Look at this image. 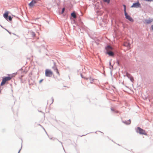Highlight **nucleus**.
I'll list each match as a JSON object with an SVG mask.
<instances>
[{
	"mask_svg": "<svg viewBox=\"0 0 153 153\" xmlns=\"http://www.w3.org/2000/svg\"><path fill=\"white\" fill-rule=\"evenodd\" d=\"M123 6L124 7V11L125 18L131 22H133L134 21V19L130 16L128 15L126 11V5L125 4H123Z\"/></svg>",
	"mask_w": 153,
	"mask_h": 153,
	"instance_id": "1",
	"label": "nucleus"
},
{
	"mask_svg": "<svg viewBox=\"0 0 153 153\" xmlns=\"http://www.w3.org/2000/svg\"><path fill=\"white\" fill-rule=\"evenodd\" d=\"M136 131L137 133H139L140 134H143L146 135L147 134L145 130L139 127H137V128L136 129Z\"/></svg>",
	"mask_w": 153,
	"mask_h": 153,
	"instance_id": "2",
	"label": "nucleus"
},
{
	"mask_svg": "<svg viewBox=\"0 0 153 153\" xmlns=\"http://www.w3.org/2000/svg\"><path fill=\"white\" fill-rule=\"evenodd\" d=\"M12 77L10 76H5L3 77L2 82L0 84L1 86L4 85L7 81L10 80L12 78Z\"/></svg>",
	"mask_w": 153,
	"mask_h": 153,
	"instance_id": "3",
	"label": "nucleus"
},
{
	"mask_svg": "<svg viewBox=\"0 0 153 153\" xmlns=\"http://www.w3.org/2000/svg\"><path fill=\"white\" fill-rule=\"evenodd\" d=\"M40 0H32L30 3L28 4V5L31 7H33L34 6H37V4L40 3Z\"/></svg>",
	"mask_w": 153,
	"mask_h": 153,
	"instance_id": "4",
	"label": "nucleus"
},
{
	"mask_svg": "<svg viewBox=\"0 0 153 153\" xmlns=\"http://www.w3.org/2000/svg\"><path fill=\"white\" fill-rule=\"evenodd\" d=\"M131 7V8L135 7L136 8L139 7L141 8V5L139 3V1H137L136 2L133 3Z\"/></svg>",
	"mask_w": 153,
	"mask_h": 153,
	"instance_id": "5",
	"label": "nucleus"
},
{
	"mask_svg": "<svg viewBox=\"0 0 153 153\" xmlns=\"http://www.w3.org/2000/svg\"><path fill=\"white\" fill-rule=\"evenodd\" d=\"M52 74L53 72L51 70L48 69L46 70L45 71V75L46 76L51 77Z\"/></svg>",
	"mask_w": 153,
	"mask_h": 153,
	"instance_id": "6",
	"label": "nucleus"
},
{
	"mask_svg": "<svg viewBox=\"0 0 153 153\" xmlns=\"http://www.w3.org/2000/svg\"><path fill=\"white\" fill-rule=\"evenodd\" d=\"M124 76H126L128 78L130 79V80L132 82H133L134 81V79L133 77L128 72H126V75H124Z\"/></svg>",
	"mask_w": 153,
	"mask_h": 153,
	"instance_id": "7",
	"label": "nucleus"
},
{
	"mask_svg": "<svg viewBox=\"0 0 153 153\" xmlns=\"http://www.w3.org/2000/svg\"><path fill=\"white\" fill-rule=\"evenodd\" d=\"M105 53L108 54L109 56L114 57V53L111 51H106L105 52Z\"/></svg>",
	"mask_w": 153,
	"mask_h": 153,
	"instance_id": "8",
	"label": "nucleus"
},
{
	"mask_svg": "<svg viewBox=\"0 0 153 153\" xmlns=\"http://www.w3.org/2000/svg\"><path fill=\"white\" fill-rule=\"evenodd\" d=\"M106 51H111L113 50V48L110 45H108L105 47Z\"/></svg>",
	"mask_w": 153,
	"mask_h": 153,
	"instance_id": "9",
	"label": "nucleus"
},
{
	"mask_svg": "<svg viewBox=\"0 0 153 153\" xmlns=\"http://www.w3.org/2000/svg\"><path fill=\"white\" fill-rule=\"evenodd\" d=\"M54 66L52 67V68L56 71V73L59 74V73L57 68L56 67L55 62H53Z\"/></svg>",
	"mask_w": 153,
	"mask_h": 153,
	"instance_id": "10",
	"label": "nucleus"
},
{
	"mask_svg": "<svg viewBox=\"0 0 153 153\" xmlns=\"http://www.w3.org/2000/svg\"><path fill=\"white\" fill-rule=\"evenodd\" d=\"M8 12L7 11L5 12L3 14V16L4 18L7 20H8Z\"/></svg>",
	"mask_w": 153,
	"mask_h": 153,
	"instance_id": "11",
	"label": "nucleus"
},
{
	"mask_svg": "<svg viewBox=\"0 0 153 153\" xmlns=\"http://www.w3.org/2000/svg\"><path fill=\"white\" fill-rule=\"evenodd\" d=\"M122 122L126 125H129L131 123V120L129 119L127 121H122Z\"/></svg>",
	"mask_w": 153,
	"mask_h": 153,
	"instance_id": "12",
	"label": "nucleus"
},
{
	"mask_svg": "<svg viewBox=\"0 0 153 153\" xmlns=\"http://www.w3.org/2000/svg\"><path fill=\"white\" fill-rule=\"evenodd\" d=\"M123 45L125 47H126L127 48H129L130 46V44L127 42H125L123 43Z\"/></svg>",
	"mask_w": 153,
	"mask_h": 153,
	"instance_id": "13",
	"label": "nucleus"
},
{
	"mask_svg": "<svg viewBox=\"0 0 153 153\" xmlns=\"http://www.w3.org/2000/svg\"><path fill=\"white\" fill-rule=\"evenodd\" d=\"M71 16L73 17V18L75 19L76 18V16L75 14V12H73L71 13Z\"/></svg>",
	"mask_w": 153,
	"mask_h": 153,
	"instance_id": "14",
	"label": "nucleus"
},
{
	"mask_svg": "<svg viewBox=\"0 0 153 153\" xmlns=\"http://www.w3.org/2000/svg\"><path fill=\"white\" fill-rule=\"evenodd\" d=\"M153 20V19H152L151 20L147 19V20H146V23L147 24H149L151 23V22H152Z\"/></svg>",
	"mask_w": 153,
	"mask_h": 153,
	"instance_id": "15",
	"label": "nucleus"
},
{
	"mask_svg": "<svg viewBox=\"0 0 153 153\" xmlns=\"http://www.w3.org/2000/svg\"><path fill=\"white\" fill-rule=\"evenodd\" d=\"M89 80H90V82L91 83H92L93 82L92 81L94 80V79L93 78H92L91 77H90L89 78Z\"/></svg>",
	"mask_w": 153,
	"mask_h": 153,
	"instance_id": "16",
	"label": "nucleus"
},
{
	"mask_svg": "<svg viewBox=\"0 0 153 153\" xmlns=\"http://www.w3.org/2000/svg\"><path fill=\"white\" fill-rule=\"evenodd\" d=\"M80 76H81V77H82V78H84V79H86V80H88V79H89V78H86V77H83V76H82V74H80Z\"/></svg>",
	"mask_w": 153,
	"mask_h": 153,
	"instance_id": "17",
	"label": "nucleus"
},
{
	"mask_svg": "<svg viewBox=\"0 0 153 153\" xmlns=\"http://www.w3.org/2000/svg\"><path fill=\"white\" fill-rule=\"evenodd\" d=\"M31 34L32 35V36L33 37L35 36L36 34L35 33L33 32H31Z\"/></svg>",
	"mask_w": 153,
	"mask_h": 153,
	"instance_id": "18",
	"label": "nucleus"
},
{
	"mask_svg": "<svg viewBox=\"0 0 153 153\" xmlns=\"http://www.w3.org/2000/svg\"><path fill=\"white\" fill-rule=\"evenodd\" d=\"M8 19L9 20V21H11L12 20V18L11 16H8Z\"/></svg>",
	"mask_w": 153,
	"mask_h": 153,
	"instance_id": "19",
	"label": "nucleus"
},
{
	"mask_svg": "<svg viewBox=\"0 0 153 153\" xmlns=\"http://www.w3.org/2000/svg\"><path fill=\"white\" fill-rule=\"evenodd\" d=\"M103 1L107 3H109L110 2V0H103Z\"/></svg>",
	"mask_w": 153,
	"mask_h": 153,
	"instance_id": "20",
	"label": "nucleus"
},
{
	"mask_svg": "<svg viewBox=\"0 0 153 153\" xmlns=\"http://www.w3.org/2000/svg\"><path fill=\"white\" fill-rule=\"evenodd\" d=\"M65 10V8H62V11H61V14H62L64 13Z\"/></svg>",
	"mask_w": 153,
	"mask_h": 153,
	"instance_id": "21",
	"label": "nucleus"
},
{
	"mask_svg": "<svg viewBox=\"0 0 153 153\" xmlns=\"http://www.w3.org/2000/svg\"><path fill=\"white\" fill-rule=\"evenodd\" d=\"M117 63L118 66H120V62H119L118 60H117Z\"/></svg>",
	"mask_w": 153,
	"mask_h": 153,
	"instance_id": "22",
	"label": "nucleus"
},
{
	"mask_svg": "<svg viewBox=\"0 0 153 153\" xmlns=\"http://www.w3.org/2000/svg\"><path fill=\"white\" fill-rule=\"evenodd\" d=\"M39 126H41V127L42 128H43V129H44V130L45 131V132H46V133L48 135V134H47V132H46V131H45V128H44V127H43L40 124H39Z\"/></svg>",
	"mask_w": 153,
	"mask_h": 153,
	"instance_id": "23",
	"label": "nucleus"
},
{
	"mask_svg": "<svg viewBox=\"0 0 153 153\" xmlns=\"http://www.w3.org/2000/svg\"><path fill=\"white\" fill-rule=\"evenodd\" d=\"M51 99H52V101L51 103L50 104V105L53 103V101H54V99H53V97H52L51 98Z\"/></svg>",
	"mask_w": 153,
	"mask_h": 153,
	"instance_id": "24",
	"label": "nucleus"
},
{
	"mask_svg": "<svg viewBox=\"0 0 153 153\" xmlns=\"http://www.w3.org/2000/svg\"><path fill=\"white\" fill-rule=\"evenodd\" d=\"M145 1H153V0H145Z\"/></svg>",
	"mask_w": 153,
	"mask_h": 153,
	"instance_id": "25",
	"label": "nucleus"
},
{
	"mask_svg": "<svg viewBox=\"0 0 153 153\" xmlns=\"http://www.w3.org/2000/svg\"><path fill=\"white\" fill-rule=\"evenodd\" d=\"M115 113H117L119 112L118 111L115 110L114 112Z\"/></svg>",
	"mask_w": 153,
	"mask_h": 153,
	"instance_id": "26",
	"label": "nucleus"
},
{
	"mask_svg": "<svg viewBox=\"0 0 153 153\" xmlns=\"http://www.w3.org/2000/svg\"><path fill=\"white\" fill-rule=\"evenodd\" d=\"M4 29H5V30H6V31H7V32H8L9 33V34H11V32H9V31L8 30H7V29H5V28H4Z\"/></svg>",
	"mask_w": 153,
	"mask_h": 153,
	"instance_id": "27",
	"label": "nucleus"
},
{
	"mask_svg": "<svg viewBox=\"0 0 153 153\" xmlns=\"http://www.w3.org/2000/svg\"><path fill=\"white\" fill-rule=\"evenodd\" d=\"M43 79H41L39 81V83H41L43 81Z\"/></svg>",
	"mask_w": 153,
	"mask_h": 153,
	"instance_id": "28",
	"label": "nucleus"
},
{
	"mask_svg": "<svg viewBox=\"0 0 153 153\" xmlns=\"http://www.w3.org/2000/svg\"><path fill=\"white\" fill-rule=\"evenodd\" d=\"M111 111H113L114 112L115 110L114 109H113L112 108H111Z\"/></svg>",
	"mask_w": 153,
	"mask_h": 153,
	"instance_id": "29",
	"label": "nucleus"
},
{
	"mask_svg": "<svg viewBox=\"0 0 153 153\" xmlns=\"http://www.w3.org/2000/svg\"><path fill=\"white\" fill-rule=\"evenodd\" d=\"M110 74H111V75H112V71H110Z\"/></svg>",
	"mask_w": 153,
	"mask_h": 153,
	"instance_id": "30",
	"label": "nucleus"
},
{
	"mask_svg": "<svg viewBox=\"0 0 153 153\" xmlns=\"http://www.w3.org/2000/svg\"><path fill=\"white\" fill-rule=\"evenodd\" d=\"M151 28L152 30H153V25L151 26Z\"/></svg>",
	"mask_w": 153,
	"mask_h": 153,
	"instance_id": "31",
	"label": "nucleus"
},
{
	"mask_svg": "<svg viewBox=\"0 0 153 153\" xmlns=\"http://www.w3.org/2000/svg\"><path fill=\"white\" fill-rule=\"evenodd\" d=\"M1 85H0V90H1L2 89V88H1Z\"/></svg>",
	"mask_w": 153,
	"mask_h": 153,
	"instance_id": "32",
	"label": "nucleus"
},
{
	"mask_svg": "<svg viewBox=\"0 0 153 153\" xmlns=\"http://www.w3.org/2000/svg\"><path fill=\"white\" fill-rule=\"evenodd\" d=\"M22 146L21 147V149H20V150H19L18 153H19V152H20V150H21V149H22Z\"/></svg>",
	"mask_w": 153,
	"mask_h": 153,
	"instance_id": "33",
	"label": "nucleus"
},
{
	"mask_svg": "<svg viewBox=\"0 0 153 153\" xmlns=\"http://www.w3.org/2000/svg\"><path fill=\"white\" fill-rule=\"evenodd\" d=\"M50 139L51 140H54V139H53L52 138H50Z\"/></svg>",
	"mask_w": 153,
	"mask_h": 153,
	"instance_id": "34",
	"label": "nucleus"
},
{
	"mask_svg": "<svg viewBox=\"0 0 153 153\" xmlns=\"http://www.w3.org/2000/svg\"><path fill=\"white\" fill-rule=\"evenodd\" d=\"M109 64L110 65H111V61H110V62H109Z\"/></svg>",
	"mask_w": 153,
	"mask_h": 153,
	"instance_id": "35",
	"label": "nucleus"
},
{
	"mask_svg": "<svg viewBox=\"0 0 153 153\" xmlns=\"http://www.w3.org/2000/svg\"><path fill=\"white\" fill-rule=\"evenodd\" d=\"M0 25V26H1L2 28H4L1 25Z\"/></svg>",
	"mask_w": 153,
	"mask_h": 153,
	"instance_id": "36",
	"label": "nucleus"
},
{
	"mask_svg": "<svg viewBox=\"0 0 153 153\" xmlns=\"http://www.w3.org/2000/svg\"><path fill=\"white\" fill-rule=\"evenodd\" d=\"M111 68H113V65H111Z\"/></svg>",
	"mask_w": 153,
	"mask_h": 153,
	"instance_id": "37",
	"label": "nucleus"
},
{
	"mask_svg": "<svg viewBox=\"0 0 153 153\" xmlns=\"http://www.w3.org/2000/svg\"><path fill=\"white\" fill-rule=\"evenodd\" d=\"M98 131L101 132L100 131ZM102 133L103 134V133L102 132Z\"/></svg>",
	"mask_w": 153,
	"mask_h": 153,
	"instance_id": "38",
	"label": "nucleus"
},
{
	"mask_svg": "<svg viewBox=\"0 0 153 153\" xmlns=\"http://www.w3.org/2000/svg\"><path fill=\"white\" fill-rule=\"evenodd\" d=\"M85 135H82V136H81V137H82V136H85Z\"/></svg>",
	"mask_w": 153,
	"mask_h": 153,
	"instance_id": "39",
	"label": "nucleus"
},
{
	"mask_svg": "<svg viewBox=\"0 0 153 153\" xmlns=\"http://www.w3.org/2000/svg\"><path fill=\"white\" fill-rule=\"evenodd\" d=\"M1 90H0V93H1Z\"/></svg>",
	"mask_w": 153,
	"mask_h": 153,
	"instance_id": "40",
	"label": "nucleus"
},
{
	"mask_svg": "<svg viewBox=\"0 0 153 153\" xmlns=\"http://www.w3.org/2000/svg\"><path fill=\"white\" fill-rule=\"evenodd\" d=\"M117 145L119 146H120V145L119 144H117Z\"/></svg>",
	"mask_w": 153,
	"mask_h": 153,
	"instance_id": "41",
	"label": "nucleus"
},
{
	"mask_svg": "<svg viewBox=\"0 0 153 153\" xmlns=\"http://www.w3.org/2000/svg\"><path fill=\"white\" fill-rule=\"evenodd\" d=\"M86 134H85V135H86Z\"/></svg>",
	"mask_w": 153,
	"mask_h": 153,
	"instance_id": "42",
	"label": "nucleus"
}]
</instances>
